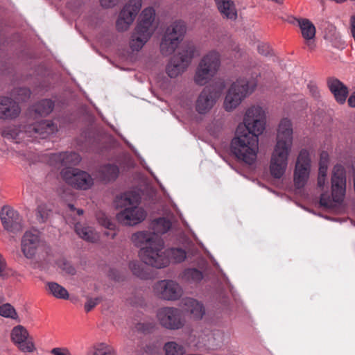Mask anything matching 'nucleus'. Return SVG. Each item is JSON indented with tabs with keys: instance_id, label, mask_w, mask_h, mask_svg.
<instances>
[{
	"instance_id": "obj_1",
	"label": "nucleus",
	"mask_w": 355,
	"mask_h": 355,
	"mask_svg": "<svg viewBox=\"0 0 355 355\" xmlns=\"http://www.w3.org/2000/svg\"><path fill=\"white\" fill-rule=\"evenodd\" d=\"M265 125L266 117L262 107L252 106L246 111L244 123L238 125L231 142V150L238 159L250 165L256 161L258 136L263 132Z\"/></svg>"
},
{
	"instance_id": "obj_2",
	"label": "nucleus",
	"mask_w": 355,
	"mask_h": 355,
	"mask_svg": "<svg viewBox=\"0 0 355 355\" xmlns=\"http://www.w3.org/2000/svg\"><path fill=\"white\" fill-rule=\"evenodd\" d=\"M292 144V123L289 119L285 118L282 119L279 124L277 144L271 157L270 170L274 178H280L284 174Z\"/></svg>"
},
{
	"instance_id": "obj_3",
	"label": "nucleus",
	"mask_w": 355,
	"mask_h": 355,
	"mask_svg": "<svg viewBox=\"0 0 355 355\" xmlns=\"http://www.w3.org/2000/svg\"><path fill=\"white\" fill-rule=\"evenodd\" d=\"M141 197L135 191H128L121 195L119 204L125 209L116 215L119 223L125 225H135L143 221L146 216L145 210L138 205Z\"/></svg>"
},
{
	"instance_id": "obj_4",
	"label": "nucleus",
	"mask_w": 355,
	"mask_h": 355,
	"mask_svg": "<svg viewBox=\"0 0 355 355\" xmlns=\"http://www.w3.org/2000/svg\"><path fill=\"white\" fill-rule=\"evenodd\" d=\"M155 12L153 8L144 9L140 16L130 40V47L133 51H139L150 38L155 31L153 26Z\"/></svg>"
},
{
	"instance_id": "obj_5",
	"label": "nucleus",
	"mask_w": 355,
	"mask_h": 355,
	"mask_svg": "<svg viewBox=\"0 0 355 355\" xmlns=\"http://www.w3.org/2000/svg\"><path fill=\"white\" fill-rule=\"evenodd\" d=\"M346 192V172L345 168L337 164L334 166L331 176V196L332 199L326 193H322L320 198V204L322 207L329 208L333 202L340 203L343 201Z\"/></svg>"
},
{
	"instance_id": "obj_6",
	"label": "nucleus",
	"mask_w": 355,
	"mask_h": 355,
	"mask_svg": "<svg viewBox=\"0 0 355 355\" xmlns=\"http://www.w3.org/2000/svg\"><path fill=\"white\" fill-rule=\"evenodd\" d=\"M257 81L254 78H239L229 89L224 101L226 111L235 109L241 101L251 94L257 86Z\"/></svg>"
},
{
	"instance_id": "obj_7",
	"label": "nucleus",
	"mask_w": 355,
	"mask_h": 355,
	"mask_svg": "<svg viewBox=\"0 0 355 355\" xmlns=\"http://www.w3.org/2000/svg\"><path fill=\"white\" fill-rule=\"evenodd\" d=\"M225 87V82L218 80L214 84L206 86L198 95L195 107L200 114H205L214 107L217 98Z\"/></svg>"
},
{
	"instance_id": "obj_8",
	"label": "nucleus",
	"mask_w": 355,
	"mask_h": 355,
	"mask_svg": "<svg viewBox=\"0 0 355 355\" xmlns=\"http://www.w3.org/2000/svg\"><path fill=\"white\" fill-rule=\"evenodd\" d=\"M164 243L162 239L155 241L150 246L141 248L139 255L141 261L149 266L157 268L166 267L169 264V258L166 255V250H164Z\"/></svg>"
},
{
	"instance_id": "obj_9",
	"label": "nucleus",
	"mask_w": 355,
	"mask_h": 355,
	"mask_svg": "<svg viewBox=\"0 0 355 355\" xmlns=\"http://www.w3.org/2000/svg\"><path fill=\"white\" fill-rule=\"evenodd\" d=\"M220 55L212 51L205 55L199 62L194 78L195 83L204 85L217 72L220 66Z\"/></svg>"
},
{
	"instance_id": "obj_10",
	"label": "nucleus",
	"mask_w": 355,
	"mask_h": 355,
	"mask_svg": "<svg viewBox=\"0 0 355 355\" xmlns=\"http://www.w3.org/2000/svg\"><path fill=\"white\" fill-rule=\"evenodd\" d=\"M186 33V26L182 21H175L168 26L162 37L160 51L163 55L172 54Z\"/></svg>"
},
{
	"instance_id": "obj_11",
	"label": "nucleus",
	"mask_w": 355,
	"mask_h": 355,
	"mask_svg": "<svg viewBox=\"0 0 355 355\" xmlns=\"http://www.w3.org/2000/svg\"><path fill=\"white\" fill-rule=\"evenodd\" d=\"M197 49L192 44H188L178 53L175 55L166 66V73L171 78H175L183 73L190 64Z\"/></svg>"
},
{
	"instance_id": "obj_12",
	"label": "nucleus",
	"mask_w": 355,
	"mask_h": 355,
	"mask_svg": "<svg viewBox=\"0 0 355 355\" xmlns=\"http://www.w3.org/2000/svg\"><path fill=\"white\" fill-rule=\"evenodd\" d=\"M311 159L309 152L302 150L297 159L294 171V184L297 189H301L306 184L309 177Z\"/></svg>"
},
{
	"instance_id": "obj_13",
	"label": "nucleus",
	"mask_w": 355,
	"mask_h": 355,
	"mask_svg": "<svg viewBox=\"0 0 355 355\" xmlns=\"http://www.w3.org/2000/svg\"><path fill=\"white\" fill-rule=\"evenodd\" d=\"M142 0H130L120 12L116 26L119 31H126L141 8Z\"/></svg>"
},
{
	"instance_id": "obj_14",
	"label": "nucleus",
	"mask_w": 355,
	"mask_h": 355,
	"mask_svg": "<svg viewBox=\"0 0 355 355\" xmlns=\"http://www.w3.org/2000/svg\"><path fill=\"white\" fill-rule=\"evenodd\" d=\"M157 316L161 325L168 329H179L184 326V320L179 309L173 307L160 309Z\"/></svg>"
},
{
	"instance_id": "obj_15",
	"label": "nucleus",
	"mask_w": 355,
	"mask_h": 355,
	"mask_svg": "<svg viewBox=\"0 0 355 355\" xmlns=\"http://www.w3.org/2000/svg\"><path fill=\"white\" fill-rule=\"evenodd\" d=\"M43 245L44 242L40 239V232L37 230L26 231L21 239V251L27 259L33 258Z\"/></svg>"
},
{
	"instance_id": "obj_16",
	"label": "nucleus",
	"mask_w": 355,
	"mask_h": 355,
	"mask_svg": "<svg viewBox=\"0 0 355 355\" xmlns=\"http://www.w3.org/2000/svg\"><path fill=\"white\" fill-rule=\"evenodd\" d=\"M11 339L22 352L32 353L36 350L33 338L27 329L21 326L15 327L11 331Z\"/></svg>"
},
{
	"instance_id": "obj_17",
	"label": "nucleus",
	"mask_w": 355,
	"mask_h": 355,
	"mask_svg": "<svg viewBox=\"0 0 355 355\" xmlns=\"http://www.w3.org/2000/svg\"><path fill=\"white\" fill-rule=\"evenodd\" d=\"M154 289L159 297L167 300H178L182 294L181 286L173 280L159 281L155 284Z\"/></svg>"
},
{
	"instance_id": "obj_18",
	"label": "nucleus",
	"mask_w": 355,
	"mask_h": 355,
	"mask_svg": "<svg viewBox=\"0 0 355 355\" xmlns=\"http://www.w3.org/2000/svg\"><path fill=\"white\" fill-rule=\"evenodd\" d=\"M1 223L4 229L10 232H17L22 228L19 214L8 206L1 207Z\"/></svg>"
},
{
	"instance_id": "obj_19",
	"label": "nucleus",
	"mask_w": 355,
	"mask_h": 355,
	"mask_svg": "<svg viewBox=\"0 0 355 355\" xmlns=\"http://www.w3.org/2000/svg\"><path fill=\"white\" fill-rule=\"evenodd\" d=\"M80 162V155L75 152H62L52 154L49 157V163L55 167L77 165Z\"/></svg>"
},
{
	"instance_id": "obj_20",
	"label": "nucleus",
	"mask_w": 355,
	"mask_h": 355,
	"mask_svg": "<svg viewBox=\"0 0 355 355\" xmlns=\"http://www.w3.org/2000/svg\"><path fill=\"white\" fill-rule=\"evenodd\" d=\"M327 86L336 101L340 105H343L349 94L348 87L340 80L336 78H329L327 79Z\"/></svg>"
},
{
	"instance_id": "obj_21",
	"label": "nucleus",
	"mask_w": 355,
	"mask_h": 355,
	"mask_svg": "<svg viewBox=\"0 0 355 355\" xmlns=\"http://www.w3.org/2000/svg\"><path fill=\"white\" fill-rule=\"evenodd\" d=\"M132 241L137 247L144 248L146 246H152L155 243V241H159L162 239L159 236L148 231L137 232L132 235Z\"/></svg>"
},
{
	"instance_id": "obj_22",
	"label": "nucleus",
	"mask_w": 355,
	"mask_h": 355,
	"mask_svg": "<svg viewBox=\"0 0 355 355\" xmlns=\"http://www.w3.org/2000/svg\"><path fill=\"white\" fill-rule=\"evenodd\" d=\"M1 119L16 118L20 113L18 103L8 97H1Z\"/></svg>"
},
{
	"instance_id": "obj_23",
	"label": "nucleus",
	"mask_w": 355,
	"mask_h": 355,
	"mask_svg": "<svg viewBox=\"0 0 355 355\" xmlns=\"http://www.w3.org/2000/svg\"><path fill=\"white\" fill-rule=\"evenodd\" d=\"M298 24L301 29L302 35L306 40V44L310 49L315 47L313 41H311L315 35V28L313 24L307 19L298 20Z\"/></svg>"
},
{
	"instance_id": "obj_24",
	"label": "nucleus",
	"mask_w": 355,
	"mask_h": 355,
	"mask_svg": "<svg viewBox=\"0 0 355 355\" xmlns=\"http://www.w3.org/2000/svg\"><path fill=\"white\" fill-rule=\"evenodd\" d=\"M217 8L223 17L230 20H236L237 10L232 0H214Z\"/></svg>"
},
{
	"instance_id": "obj_25",
	"label": "nucleus",
	"mask_w": 355,
	"mask_h": 355,
	"mask_svg": "<svg viewBox=\"0 0 355 355\" xmlns=\"http://www.w3.org/2000/svg\"><path fill=\"white\" fill-rule=\"evenodd\" d=\"M182 305L184 310L189 312L195 319H201L205 313L202 304L193 298L183 299Z\"/></svg>"
},
{
	"instance_id": "obj_26",
	"label": "nucleus",
	"mask_w": 355,
	"mask_h": 355,
	"mask_svg": "<svg viewBox=\"0 0 355 355\" xmlns=\"http://www.w3.org/2000/svg\"><path fill=\"white\" fill-rule=\"evenodd\" d=\"M93 184V179L91 175L83 171L77 170V173L72 186L76 189H88Z\"/></svg>"
},
{
	"instance_id": "obj_27",
	"label": "nucleus",
	"mask_w": 355,
	"mask_h": 355,
	"mask_svg": "<svg viewBox=\"0 0 355 355\" xmlns=\"http://www.w3.org/2000/svg\"><path fill=\"white\" fill-rule=\"evenodd\" d=\"M75 231L77 234L83 239L94 242L97 239V236L92 227L83 226L80 223H76Z\"/></svg>"
},
{
	"instance_id": "obj_28",
	"label": "nucleus",
	"mask_w": 355,
	"mask_h": 355,
	"mask_svg": "<svg viewBox=\"0 0 355 355\" xmlns=\"http://www.w3.org/2000/svg\"><path fill=\"white\" fill-rule=\"evenodd\" d=\"M35 132L44 137L46 135L53 134L57 130V125L49 120H42L33 127Z\"/></svg>"
},
{
	"instance_id": "obj_29",
	"label": "nucleus",
	"mask_w": 355,
	"mask_h": 355,
	"mask_svg": "<svg viewBox=\"0 0 355 355\" xmlns=\"http://www.w3.org/2000/svg\"><path fill=\"white\" fill-rule=\"evenodd\" d=\"M54 108V102L51 99H42L33 107L34 112L41 116L50 114Z\"/></svg>"
},
{
	"instance_id": "obj_30",
	"label": "nucleus",
	"mask_w": 355,
	"mask_h": 355,
	"mask_svg": "<svg viewBox=\"0 0 355 355\" xmlns=\"http://www.w3.org/2000/svg\"><path fill=\"white\" fill-rule=\"evenodd\" d=\"M182 277L189 283L197 284L202 281L204 275L200 270L195 268H189L183 271Z\"/></svg>"
},
{
	"instance_id": "obj_31",
	"label": "nucleus",
	"mask_w": 355,
	"mask_h": 355,
	"mask_svg": "<svg viewBox=\"0 0 355 355\" xmlns=\"http://www.w3.org/2000/svg\"><path fill=\"white\" fill-rule=\"evenodd\" d=\"M46 287L48 292L58 299L67 300L69 297L67 289L56 282H48Z\"/></svg>"
},
{
	"instance_id": "obj_32",
	"label": "nucleus",
	"mask_w": 355,
	"mask_h": 355,
	"mask_svg": "<svg viewBox=\"0 0 355 355\" xmlns=\"http://www.w3.org/2000/svg\"><path fill=\"white\" fill-rule=\"evenodd\" d=\"M171 227V222L170 220L166 218H159L154 220L151 223V227L153 230V233L156 234L159 236V234H162L166 233L168 230H170Z\"/></svg>"
},
{
	"instance_id": "obj_33",
	"label": "nucleus",
	"mask_w": 355,
	"mask_h": 355,
	"mask_svg": "<svg viewBox=\"0 0 355 355\" xmlns=\"http://www.w3.org/2000/svg\"><path fill=\"white\" fill-rule=\"evenodd\" d=\"M102 178L105 181L115 180L119 173V168L115 164H107L101 168Z\"/></svg>"
},
{
	"instance_id": "obj_34",
	"label": "nucleus",
	"mask_w": 355,
	"mask_h": 355,
	"mask_svg": "<svg viewBox=\"0 0 355 355\" xmlns=\"http://www.w3.org/2000/svg\"><path fill=\"white\" fill-rule=\"evenodd\" d=\"M52 214V209L46 203H40L36 209V219L39 223H43L48 220Z\"/></svg>"
},
{
	"instance_id": "obj_35",
	"label": "nucleus",
	"mask_w": 355,
	"mask_h": 355,
	"mask_svg": "<svg viewBox=\"0 0 355 355\" xmlns=\"http://www.w3.org/2000/svg\"><path fill=\"white\" fill-rule=\"evenodd\" d=\"M166 255L169 258V261L172 260L175 263H181L185 260L187 252L182 248H173L166 250Z\"/></svg>"
},
{
	"instance_id": "obj_36",
	"label": "nucleus",
	"mask_w": 355,
	"mask_h": 355,
	"mask_svg": "<svg viewBox=\"0 0 355 355\" xmlns=\"http://www.w3.org/2000/svg\"><path fill=\"white\" fill-rule=\"evenodd\" d=\"M1 317L10 318L17 323L21 322L15 307L9 303L1 304Z\"/></svg>"
},
{
	"instance_id": "obj_37",
	"label": "nucleus",
	"mask_w": 355,
	"mask_h": 355,
	"mask_svg": "<svg viewBox=\"0 0 355 355\" xmlns=\"http://www.w3.org/2000/svg\"><path fill=\"white\" fill-rule=\"evenodd\" d=\"M166 355H183L185 353L184 347L175 342H168L164 345Z\"/></svg>"
},
{
	"instance_id": "obj_38",
	"label": "nucleus",
	"mask_w": 355,
	"mask_h": 355,
	"mask_svg": "<svg viewBox=\"0 0 355 355\" xmlns=\"http://www.w3.org/2000/svg\"><path fill=\"white\" fill-rule=\"evenodd\" d=\"M77 170L78 168L66 166L60 173L61 177L68 184L72 186L76 176Z\"/></svg>"
},
{
	"instance_id": "obj_39",
	"label": "nucleus",
	"mask_w": 355,
	"mask_h": 355,
	"mask_svg": "<svg viewBox=\"0 0 355 355\" xmlns=\"http://www.w3.org/2000/svg\"><path fill=\"white\" fill-rule=\"evenodd\" d=\"M92 355H115V352L111 346L101 343L94 347Z\"/></svg>"
},
{
	"instance_id": "obj_40",
	"label": "nucleus",
	"mask_w": 355,
	"mask_h": 355,
	"mask_svg": "<svg viewBox=\"0 0 355 355\" xmlns=\"http://www.w3.org/2000/svg\"><path fill=\"white\" fill-rule=\"evenodd\" d=\"M58 267L66 274L73 275L76 273L75 268L64 258H60L56 261Z\"/></svg>"
},
{
	"instance_id": "obj_41",
	"label": "nucleus",
	"mask_w": 355,
	"mask_h": 355,
	"mask_svg": "<svg viewBox=\"0 0 355 355\" xmlns=\"http://www.w3.org/2000/svg\"><path fill=\"white\" fill-rule=\"evenodd\" d=\"M130 269L132 270V273L141 278L146 279L147 277L146 274L143 270V265L137 261H130L129 263Z\"/></svg>"
},
{
	"instance_id": "obj_42",
	"label": "nucleus",
	"mask_w": 355,
	"mask_h": 355,
	"mask_svg": "<svg viewBox=\"0 0 355 355\" xmlns=\"http://www.w3.org/2000/svg\"><path fill=\"white\" fill-rule=\"evenodd\" d=\"M13 95L18 101H26L31 96V91L26 87H19L15 90Z\"/></svg>"
},
{
	"instance_id": "obj_43",
	"label": "nucleus",
	"mask_w": 355,
	"mask_h": 355,
	"mask_svg": "<svg viewBox=\"0 0 355 355\" xmlns=\"http://www.w3.org/2000/svg\"><path fill=\"white\" fill-rule=\"evenodd\" d=\"M101 299L99 297L96 298H88L87 302L85 304V310L86 312L92 311L100 302Z\"/></svg>"
},
{
	"instance_id": "obj_44",
	"label": "nucleus",
	"mask_w": 355,
	"mask_h": 355,
	"mask_svg": "<svg viewBox=\"0 0 355 355\" xmlns=\"http://www.w3.org/2000/svg\"><path fill=\"white\" fill-rule=\"evenodd\" d=\"M51 355H71L67 347H55L50 352Z\"/></svg>"
},
{
	"instance_id": "obj_45",
	"label": "nucleus",
	"mask_w": 355,
	"mask_h": 355,
	"mask_svg": "<svg viewBox=\"0 0 355 355\" xmlns=\"http://www.w3.org/2000/svg\"><path fill=\"white\" fill-rule=\"evenodd\" d=\"M98 220L102 225L105 226L109 230H113L114 228V224L104 215L102 217H98Z\"/></svg>"
},
{
	"instance_id": "obj_46",
	"label": "nucleus",
	"mask_w": 355,
	"mask_h": 355,
	"mask_svg": "<svg viewBox=\"0 0 355 355\" xmlns=\"http://www.w3.org/2000/svg\"><path fill=\"white\" fill-rule=\"evenodd\" d=\"M258 51L261 55H268L270 54V49L268 44H261L258 46Z\"/></svg>"
},
{
	"instance_id": "obj_47",
	"label": "nucleus",
	"mask_w": 355,
	"mask_h": 355,
	"mask_svg": "<svg viewBox=\"0 0 355 355\" xmlns=\"http://www.w3.org/2000/svg\"><path fill=\"white\" fill-rule=\"evenodd\" d=\"M329 163V155L327 152L322 151L320 156L319 165L328 166Z\"/></svg>"
},
{
	"instance_id": "obj_48",
	"label": "nucleus",
	"mask_w": 355,
	"mask_h": 355,
	"mask_svg": "<svg viewBox=\"0 0 355 355\" xmlns=\"http://www.w3.org/2000/svg\"><path fill=\"white\" fill-rule=\"evenodd\" d=\"M308 88L313 97L318 98L319 96L320 93L316 85L310 83L308 85Z\"/></svg>"
},
{
	"instance_id": "obj_49",
	"label": "nucleus",
	"mask_w": 355,
	"mask_h": 355,
	"mask_svg": "<svg viewBox=\"0 0 355 355\" xmlns=\"http://www.w3.org/2000/svg\"><path fill=\"white\" fill-rule=\"evenodd\" d=\"M101 5L104 8H111L114 6L116 0H100Z\"/></svg>"
},
{
	"instance_id": "obj_50",
	"label": "nucleus",
	"mask_w": 355,
	"mask_h": 355,
	"mask_svg": "<svg viewBox=\"0 0 355 355\" xmlns=\"http://www.w3.org/2000/svg\"><path fill=\"white\" fill-rule=\"evenodd\" d=\"M68 207L69 211L71 212V214H77L78 216H81L83 214V210L82 209H76L73 205L69 204Z\"/></svg>"
},
{
	"instance_id": "obj_51",
	"label": "nucleus",
	"mask_w": 355,
	"mask_h": 355,
	"mask_svg": "<svg viewBox=\"0 0 355 355\" xmlns=\"http://www.w3.org/2000/svg\"><path fill=\"white\" fill-rule=\"evenodd\" d=\"M347 103L350 107H355V90L349 95L347 99Z\"/></svg>"
},
{
	"instance_id": "obj_52",
	"label": "nucleus",
	"mask_w": 355,
	"mask_h": 355,
	"mask_svg": "<svg viewBox=\"0 0 355 355\" xmlns=\"http://www.w3.org/2000/svg\"><path fill=\"white\" fill-rule=\"evenodd\" d=\"M153 327L152 324H139L138 328L142 329L144 331H150Z\"/></svg>"
},
{
	"instance_id": "obj_53",
	"label": "nucleus",
	"mask_w": 355,
	"mask_h": 355,
	"mask_svg": "<svg viewBox=\"0 0 355 355\" xmlns=\"http://www.w3.org/2000/svg\"><path fill=\"white\" fill-rule=\"evenodd\" d=\"M326 180V176H324L323 175H318V186L320 188H323L325 184Z\"/></svg>"
},
{
	"instance_id": "obj_54",
	"label": "nucleus",
	"mask_w": 355,
	"mask_h": 355,
	"mask_svg": "<svg viewBox=\"0 0 355 355\" xmlns=\"http://www.w3.org/2000/svg\"><path fill=\"white\" fill-rule=\"evenodd\" d=\"M328 166L320 165L318 175H323L327 176Z\"/></svg>"
},
{
	"instance_id": "obj_55",
	"label": "nucleus",
	"mask_w": 355,
	"mask_h": 355,
	"mask_svg": "<svg viewBox=\"0 0 355 355\" xmlns=\"http://www.w3.org/2000/svg\"><path fill=\"white\" fill-rule=\"evenodd\" d=\"M1 277H2L3 276V261L2 260H1Z\"/></svg>"
}]
</instances>
